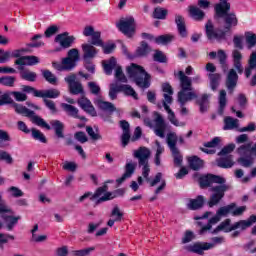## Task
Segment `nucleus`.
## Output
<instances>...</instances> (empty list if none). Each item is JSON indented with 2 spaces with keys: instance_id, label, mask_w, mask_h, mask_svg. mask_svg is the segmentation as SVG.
<instances>
[{
  "instance_id": "nucleus-8",
  "label": "nucleus",
  "mask_w": 256,
  "mask_h": 256,
  "mask_svg": "<svg viewBox=\"0 0 256 256\" xmlns=\"http://www.w3.org/2000/svg\"><path fill=\"white\" fill-rule=\"evenodd\" d=\"M102 65L104 67V72L106 75H111L113 69H115V79L121 83H127V76L123 73V68L117 65V60L115 57L110 58L109 60H103Z\"/></svg>"
},
{
  "instance_id": "nucleus-62",
  "label": "nucleus",
  "mask_w": 256,
  "mask_h": 256,
  "mask_svg": "<svg viewBox=\"0 0 256 256\" xmlns=\"http://www.w3.org/2000/svg\"><path fill=\"white\" fill-rule=\"evenodd\" d=\"M233 151H235V144H228L219 152V155H229V153H233Z\"/></svg>"
},
{
  "instance_id": "nucleus-27",
  "label": "nucleus",
  "mask_w": 256,
  "mask_h": 256,
  "mask_svg": "<svg viewBox=\"0 0 256 256\" xmlns=\"http://www.w3.org/2000/svg\"><path fill=\"white\" fill-rule=\"evenodd\" d=\"M18 69L20 71L21 79H24V81H30V82L36 81L37 73L31 72L29 69H25L23 66H18Z\"/></svg>"
},
{
  "instance_id": "nucleus-64",
  "label": "nucleus",
  "mask_w": 256,
  "mask_h": 256,
  "mask_svg": "<svg viewBox=\"0 0 256 256\" xmlns=\"http://www.w3.org/2000/svg\"><path fill=\"white\" fill-rule=\"evenodd\" d=\"M88 87L90 92L93 95H99V92L101 91V87H99L95 82H89Z\"/></svg>"
},
{
  "instance_id": "nucleus-32",
  "label": "nucleus",
  "mask_w": 256,
  "mask_h": 256,
  "mask_svg": "<svg viewBox=\"0 0 256 256\" xmlns=\"http://www.w3.org/2000/svg\"><path fill=\"white\" fill-rule=\"evenodd\" d=\"M218 102H219L218 115H223L225 111V107H227V92L225 90L220 91Z\"/></svg>"
},
{
  "instance_id": "nucleus-1",
  "label": "nucleus",
  "mask_w": 256,
  "mask_h": 256,
  "mask_svg": "<svg viewBox=\"0 0 256 256\" xmlns=\"http://www.w3.org/2000/svg\"><path fill=\"white\" fill-rule=\"evenodd\" d=\"M200 187L205 189V187H211L213 183H216L217 186H213L210 188V191L213 193L210 196L208 201V207H215V205H219L221 199L225 197L226 191H231L232 186L227 183V180L223 176L215 175V174H207L202 176L199 180Z\"/></svg>"
},
{
  "instance_id": "nucleus-5",
  "label": "nucleus",
  "mask_w": 256,
  "mask_h": 256,
  "mask_svg": "<svg viewBox=\"0 0 256 256\" xmlns=\"http://www.w3.org/2000/svg\"><path fill=\"white\" fill-rule=\"evenodd\" d=\"M178 77L181 87V91L178 93L179 103L185 105L187 101H193V99H197V94H195V92H187L192 90V82L189 76H186L185 72L179 71Z\"/></svg>"
},
{
  "instance_id": "nucleus-13",
  "label": "nucleus",
  "mask_w": 256,
  "mask_h": 256,
  "mask_svg": "<svg viewBox=\"0 0 256 256\" xmlns=\"http://www.w3.org/2000/svg\"><path fill=\"white\" fill-rule=\"evenodd\" d=\"M65 81L68 84L70 93L73 95H79V93H83V86L79 81H77V75L71 74L66 76Z\"/></svg>"
},
{
  "instance_id": "nucleus-6",
  "label": "nucleus",
  "mask_w": 256,
  "mask_h": 256,
  "mask_svg": "<svg viewBox=\"0 0 256 256\" xmlns=\"http://www.w3.org/2000/svg\"><path fill=\"white\" fill-rule=\"evenodd\" d=\"M162 91L164 92V101H163V107L168 114V120L172 125H175V127H181L183 123H180L179 120L175 117V112L171 110L169 105L173 103V88L169 85V83H165L162 85Z\"/></svg>"
},
{
  "instance_id": "nucleus-47",
  "label": "nucleus",
  "mask_w": 256,
  "mask_h": 256,
  "mask_svg": "<svg viewBox=\"0 0 256 256\" xmlns=\"http://www.w3.org/2000/svg\"><path fill=\"white\" fill-rule=\"evenodd\" d=\"M121 91V84H111L109 90V97L112 101L117 99V94Z\"/></svg>"
},
{
  "instance_id": "nucleus-11",
  "label": "nucleus",
  "mask_w": 256,
  "mask_h": 256,
  "mask_svg": "<svg viewBox=\"0 0 256 256\" xmlns=\"http://www.w3.org/2000/svg\"><path fill=\"white\" fill-rule=\"evenodd\" d=\"M206 37L209 41H223L225 40V31L215 28L213 22L209 20L205 25Z\"/></svg>"
},
{
  "instance_id": "nucleus-60",
  "label": "nucleus",
  "mask_w": 256,
  "mask_h": 256,
  "mask_svg": "<svg viewBox=\"0 0 256 256\" xmlns=\"http://www.w3.org/2000/svg\"><path fill=\"white\" fill-rule=\"evenodd\" d=\"M10 95H12L16 101H19V102L27 101V94L25 93L12 91L10 92Z\"/></svg>"
},
{
  "instance_id": "nucleus-7",
  "label": "nucleus",
  "mask_w": 256,
  "mask_h": 256,
  "mask_svg": "<svg viewBox=\"0 0 256 256\" xmlns=\"http://www.w3.org/2000/svg\"><path fill=\"white\" fill-rule=\"evenodd\" d=\"M134 157L138 159L139 167H142V176L146 183L151 182V178H149V173H151V166H149L151 151L145 147H140L138 150L134 151Z\"/></svg>"
},
{
  "instance_id": "nucleus-2",
  "label": "nucleus",
  "mask_w": 256,
  "mask_h": 256,
  "mask_svg": "<svg viewBox=\"0 0 256 256\" xmlns=\"http://www.w3.org/2000/svg\"><path fill=\"white\" fill-rule=\"evenodd\" d=\"M3 105H12V107L15 109V111L19 115H23L24 117H30L32 121L38 125V127H43L44 129H47L48 131L51 130V126L43 120V118L35 115V112L29 110L27 107L15 103L13 99L11 98V93H4L0 94V107H3Z\"/></svg>"
},
{
  "instance_id": "nucleus-54",
  "label": "nucleus",
  "mask_w": 256,
  "mask_h": 256,
  "mask_svg": "<svg viewBox=\"0 0 256 256\" xmlns=\"http://www.w3.org/2000/svg\"><path fill=\"white\" fill-rule=\"evenodd\" d=\"M121 190H117L116 192H106L102 197H100L97 203H103V201H111V199H115L117 197L116 193H119Z\"/></svg>"
},
{
  "instance_id": "nucleus-42",
  "label": "nucleus",
  "mask_w": 256,
  "mask_h": 256,
  "mask_svg": "<svg viewBox=\"0 0 256 256\" xmlns=\"http://www.w3.org/2000/svg\"><path fill=\"white\" fill-rule=\"evenodd\" d=\"M210 86L212 91H215L219 87V81H221V74H209Z\"/></svg>"
},
{
  "instance_id": "nucleus-51",
  "label": "nucleus",
  "mask_w": 256,
  "mask_h": 256,
  "mask_svg": "<svg viewBox=\"0 0 256 256\" xmlns=\"http://www.w3.org/2000/svg\"><path fill=\"white\" fill-rule=\"evenodd\" d=\"M167 13H168L167 9L157 7L154 9L153 16H154V19H165L167 17Z\"/></svg>"
},
{
  "instance_id": "nucleus-3",
  "label": "nucleus",
  "mask_w": 256,
  "mask_h": 256,
  "mask_svg": "<svg viewBox=\"0 0 256 256\" xmlns=\"http://www.w3.org/2000/svg\"><path fill=\"white\" fill-rule=\"evenodd\" d=\"M228 1L229 0H220V3H217L214 6V9L217 17L223 19L225 23V29L230 31L232 27H237L239 19H237L235 12L229 13L231 10V4Z\"/></svg>"
},
{
  "instance_id": "nucleus-49",
  "label": "nucleus",
  "mask_w": 256,
  "mask_h": 256,
  "mask_svg": "<svg viewBox=\"0 0 256 256\" xmlns=\"http://www.w3.org/2000/svg\"><path fill=\"white\" fill-rule=\"evenodd\" d=\"M149 45L146 42H142L141 45L136 50V57H145L149 53Z\"/></svg>"
},
{
  "instance_id": "nucleus-4",
  "label": "nucleus",
  "mask_w": 256,
  "mask_h": 256,
  "mask_svg": "<svg viewBox=\"0 0 256 256\" xmlns=\"http://www.w3.org/2000/svg\"><path fill=\"white\" fill-rule=\"evenodd\" d=\"M126 71L127 75L130 79H133L138 87L142 89H148V87H150L149 79H151V76L148 75L142 66L132 63L126 68Z\"/></svg>"
},
{
  "instance_id": "nucleus-40",
  "label": "nucleus",
  "mask_w": 256,
  "mask_h": 256,
  "mask_svg": "<svg viewBox=\"0 0 256 256\" xmlns=\"http://www.w3.org/2000/svg\"><path fill=\"white\" fill-rule=\"evenodd\" d=\"M235 207H237V205L235 203H231L227 206H224V207H220L218 210H217V214L220 216V217H227V215H229V213L232 214V211L233 209H235Z\"/></svg>"
},
{
  "instance_id": "nucleus-24",
  "label": "nucleus",
  "mask_w": 256,
  "mask_h": 256,
  "mask_svg": "<svg viewBox=\"0 0 256 256\" xmlns=\"http://www.w3.org/2000/svg\"><path fill=\"white\" fill-rule=\"evenodd\" d=\"M137 167V164L135 162H129L125 166V173L122 175L121 178L117 180L118 185H121L125 179H129L131 175L135 173V169Z\"/></svg>"
},
{
  "instance_id": "nucleus-53",
  "label": "nucleus",
  "mask_w": 256,
  "mask_h": 256,
  "mask_svg": "<svg viewBox=\"0 0 256 256\" xmlns=\"http://www.w3.org/2000/svg\"><path fill=\"white\" fill-rule=\"evenodd\" d=\"M32 137L36 141H40V143H47V138L45 137V135L37 129H32Z\"/></svg>"
},
{
  "instance_id": "nucleus-50",
  "label": "nucleus",
  "mask_w": 256,
  "mask_h": 256,
  "mask_svg": "<svg viewBox=\"0 0 256 256\" xmlns=\"http://www.w3.org/2000/svg\"><path fill=\"white\" fill-rule=\"evenodd\" d=\"M91 44L96 47H103V40H101V32L96 31L91 35Z\"/></svg>"
},
{
  "instance_id": "nucleus-43",
  "label": "nucleus",
  "mask_w": 256,
  "mask_h": 256,
  "mask_svg": "<svg viewBox=\"0 0 256 256\" xmlns=\"http://www.w3.org/2000/svg\"><path fill=\"white\" fill-rule=\"evenodd\" d=\"M154 41L158 45H167V43H171L173 41V35L171 34L161 35L156 37Z\"/></svg>"
},
{
  "instance_id": "nucleus-29",
  "label": "nucleus",
  "mask_w": 256,
  "mask_h": 256,
  "mask_svg": "<svg viewBox=\"0 0 256 256\" xmlns=\"http://www.w3.org/2000/svg\"><path fill=\"white\" fill-rule=\"evenodd\" d=\"M82 51L84 53V61H87L88 59H93V57L97 55V48H95L91 44H83Z\"/></svg>"
},
{
  "instance_id": "nucleus-23",
  "label": "nucleus",
  "mask_w": 256,
  "mask_h": 256,
  "mask_svg": "<svg viewBox=\"0 0 256 256\" xmlns=\"http://www.w3.org/2000/svg\"><path fill=\"white\" fill-rule=\"evenodd\" d=\"M61 95V92L57 89L40 90V92H35V97H42L43 99H57Z\"/></svg>"
},
{
  "instance_id": "nucleus-14",
  "label": "nucleus",
  "mask_w": 256,
  "mask_h": 256,
  "mask_svg": "<svg viewBox=\"0 0 256 256\" xmlns=\"http://www.w3.org/2000/svg\"><path fill=\"white\" fill-rule=\"evenodd\" d=\"M237 81H239V76L237 75V72L235 69H231L226 78V87L229 91V93H233L235 90V87H237Z\"/></svg>"
},
{
  "instance_id": "nucleus-15",
  "label": "nucleus",
  "mask_w": 256,
  "mask_h": 256,
  "mask_svg": "<svg viewBox=\"0 0 256 256\" xmlns=\"http://www.w3.org/2000/svg\"><path fill=\"white\" fill-rule=\"evenodd\" d=\"M56 43H59L61 47L67 49L71 47L73 42L75 41V37L69 36V33L64 32L62 34H58L55 38Z\"/></svg>"
},
{
  "instance_id": "nucleus-52",
  "label": "nucleus",
  "mask_w": 256,
  "mask_h": 256,
  "mask_svg": "<svg viewBox=\"0 0 256 256\" xmlns=\"http://www.w3.org/2000/svg\"><path fill=\"white\" fill-rule=\"evenodd\" d=\"M156 156H155V165L159 166L161 165V154L165 151V148L161 146V143L159 141H156Z\"/></svg>"
},
{
  "instance_id": "nucleus-39",
  "label": "nucleus",
  "mask_w": 256,
  "mask_h": 256,
  "mask_svg": "<svg viewBox=\"0 0 256 256\" xmlns=\"http://www.w3.org/2000/svg\"><path fill=\"white\" fill-rule=\"evenodd\" d=\"M190 15L195 19L196 21H201L203 17H205V12L203 10H200L197 6H190Z\"/></svg>"
},
{
  "instance_id": "nucleus-34",
  "label": "nucleus",
  "mask_w": 256,
  "mask_h": 256,
  "mask_svg": "<svg viewBox=\"0 0 256 256\" xmlns=\"http://www.w3.org/2000/svg\"><path fill=\"white\" fill-rule=\"evenodd\" d=\"M96 105L105 113H114L115 111V106L111 102L97 100Z\"/></svg>"
},
{
  "instance_id": "nucleus-10",
  "label": "nucleus",
  "mask_w": 256,
  "mask_h": 256,
  "mask_svg": "<svg viewBox=\"0 0 256 256\" xmlns=\"http://www.w3.org/2000/svg\"><path fill=\"white\" fill-rule=\"evenodd\" d=\"M0 213L2 215V219L7 224V227L9 231L13 229V226L17 225V222L19 221V217H14L13 212L9 210L7 205H5V202L3 201V198L0 195Z\"/></svg>"
},
{
  "instance_id": "nucleus-44",
  "label": "nucleus",
  "mask_w": 256,
  "mask_h": 256,
  "mask_svg": "<svg viewBox=\"0 0 256 256\" xmlns=\"http://www.w3.org/2000/svg\"><path fill=\"white\" fill-rule=\"evenodd\" d=\"M122 93H125L129 97H133V99H138L137 92L133 89V87L127 84H120Z\"/></svg>"
},
{
  "instance_id": "nucleus-25",
  "label": "nucleus",
  "mask_w": 256,
  "mask_h": 256,
  "mask_svg": "<svg viewBox=\"0 0 256 256\" xmlns=\"http://www.w3.org/2000/svg\"><path fill=\"white\" fill-rule=\"evenodd\" d=\"M224 131H233V129H239V119L231 116L224 118Z\"/></svg>"
},
{
  "instance_id": "nucleus-21",
  "label": "nucleus",
  "mask_w": 256,
  "mask_h": 256,
  "mask_svg": "<svg viewBox=\"0 0 256 256\" xmlns=\"http://www.w3.org/2000/svg\"><path fill=\"white\" fill-rule=\"evenodd\" d=\"M37 63H39V58L37 56H22L15 61V65L22 67L25 65H37Z\"/></svg>"
},
{
  "instance_id": "nucleus-41",
  "label": "nucleus",
  "mask_w": 256,
  "mask_h": 256,
  "mask_svg": "<svg viewBox=\"0 0 256 256\" xmlns=\"http://www.w3.org/2000/svg\"><path fill=\"white\" fill-rule=\"evenodd\" d=\"M166 141L170 151H175L177 149V134L175 133L167 134Z\"/></svg>"
},
{
  "instance_id": "nucleus-16",
  "label": "nucleus",
  "mask_w": 256,
  "mask_h": 256,
  "mask_svg": "<svg viewBox=\"0 0 256 256\" xmlns=\"http://www.w3.org/2000/svg\"><path fill=\"white\" fill-rule=\"evenodd\" d=\"M209 249H213V244H209L208 242H198L188 246V251L191 253H197V255H203V252L209 251Z\"/></svg>"
},
{
  "instance_id": "nucleus-45",
  "label": "nucleus",
  "mask_w": 256,
  "mask_h": 256,
  "mask_svg": "<svg viewBox=\"0 0 256 256\" xmlns=\"http://www.w3.org/2000/svg\"><path fill=\"white\" fill-rule=\"evenodd\" d=\"M16 78L13 76L0 77V85L4 87H15Z\"/></svg>"
},
{
  "instance_id": "nucleus-26",
  "label": "nucleus",
  "mask_w": 256,
  "mask_h": 256,
  "mask_svg": "<svg viewBox=\"0 0 256 256\" xmlns=\"http://www.w3.org/2000/svg\"><path fill=\"white\" fill-rule=\"evenodd\" d=\"M232 57L235 69L238 71L239 75H243V65L241 64L243 55L241 52H239V50H234L232 52Z\"/></svg>"
},
{
  "instance_id": "nucleus-61",
  "label": "nucleus",
  "mask_w": 256,
  "mask_h": 256,
  "mask_svg": "<svg viewBox=\"0 0 256 256\" xmlns=\"http://www.w3.org/2000/svg\"><path fill=\"white\" fill-rule=\"evenodd\" d=\"M67 58L77 63V60L79 59V50L77 48L69 50Z\"/></svg>"
},
{
  "instance_id": "nucleus-46",
  "label": "nucleus",
  "mask_w": 256,
  "mask_h": 256,
  "mask_svg": "<svg viewBox=\"0 0 256 256\" xmlns=\"http://www.w3.org/2000/svg\"><path fill=\"white\" fill-rule=\"evenodd\" d=\"M246 43L248 45V49H253L256 44V34L253 32H246L245 33Z\"/></svg>"
},
{
  "instance_id": "nucleus-57",
  "label": "nucleus",
  "mask_w": 256,
  "mask_h": 256,
  "mask_svg": "<svg viewBox=\"0 0 256 256\" xmlns=\"http://www.w3.org/2000/svg\"><path fill=\"white\" fill-rule=\"evenodd\" d=\"M172 156L174 158V165H181L183 163V155L179 152V149L171 150Z\"/></svg>"
},
{
  "instance_id": "nucleus-33",
  "label": "nucleus",
  "mask_w": 256,
  "mask_h": 256,
  "mask_svg": "<svg viewBox=\"0 0 256 256\" xmlns=\"http://www.w3.org/2000/svg\"><path fill=\"white\" fill-rule=\"evenodd\" d=\"M218 167H222L223 169H231L233 167V156H224L217 160Z\"/></svg>"
},
{
  "instance_id": "nucleus-55",
  "label": "nucleus",
  "mask_w": 256,
  "mask_h": 256,
  "mask_svg": "<svg viewBox=\"0 0 256 256\" xmlns=\"http://www.w3.org/2000/svg\"><path fill=\"white\" fill-rule=\"evenodd\" d=\"M123 211L119 209V206H114L111 212V217H114L115 221L120 222L123 219Z\"/></svg>"
},
{
  "instance_id": "nucleus-20",
  "label": "nucleus",
  "mask_w": 256,
  "mask_h": 256,
  "mask_svg": "<svg viewBox=\"0 0 256 256\" xmlns=\"http://www.w3.org/2000/svg\"><path fill=\"white\" fill-rule=\"evenodd\" d=\"M221 231L224 233H231V231H233V224H231V219L228 218L221 222L213 231H211V234L217 235V233H221Z\"/></svg>"
},
{
  "instance_id": "nucleus-63",
  "label": "nucleus",
  "mask_w": 256,
  "mask_h": 256,
  "mask_svg": "<svg viewBox=\"0 0 256 256\" xmlns=\"http://www.w3.org/2000/svg\"><path fill=\"white\" fill-rule=\"evenodd\" d=\"M91 251H95L94 247L82 249V250H76L74 251L75 256H87L91 253Z\"/></svg>"
},
{
  "instance_id": "nucleus-12",
  "label": "nucleus",
  "mask_w": 256,
  "mask_h": 256,
  "mask_svg": "<svg viewBox=\"0 0 256 256\" xmlns=\"http://www.w3.org/2000/svg\"><path fill=\"white\" fill-rule=\"evenodd\" d=\"M116 26L127 37H133V33H135V19L133 17L120 20Z\"/></svg>"
},
{
  "instance_id": "nucleus-19",
  "label": "nucleus",
  "mask_w": 256,
  "mask_h": 256,
  "mask_svg": "<svg viewBox=\"0 0 256 256\" xmlns=\"http://www.w3.org/2000/svg\"><path fill=\"white\" fill-rule=\"evenodd\" d=\"M62 109L69 115V117H73L74 119H80L81 121H85L84 116H79V109L75 106L67 103H62Z\"/></svg>"
},
{
  "instance_id": "nucleus-18",
  "label": "nucleus",
  "mask_w": 256,
  "mask_h": 256,
  "mask_svg": "<svg viewBox=\"0 0 256 256\" xmlns=\"http://www.w3.org/2000/svg\"><path fill=\"white\" fill-rule=\"evenodd\" d=\"M253 223H256V215H251L248 218V220H240L232 224V231H235L237 229H241L242 231H245V229L251 227Z\"/></svg>"
},
{
  "instance_id": "nucleus-31",
  "label": "nucleus",
  "mask_w": 256,
  "mask_h": 256,
  "mask_svg": "<svg viewBox=\"0 0 256 256\" xmlns=\"http://www.w3.org/2000/svg\"><path fill=\"white\" fill-rule=\"evenodd\" d=\"M204 203H205V198L202 195L197 196L196 199H190L188 203V209H191L192 211H196V209H201Z\"/></svg>"
},
{
  "instance_id": "nucleus-58",
  "label": "nucleus",
  "mask_w": 256,
  "mask_h": 256,
  "mask_svg": "<svg viewBox=\"0 0 256 256\" xmlns=\"http://www.w3.org/2000/svg\"><path fill=\"white\" fill-rule=\"evenodd\" d=\"M153 58L158 63H167V56L160 50L155 51Z\"/></svg>"
},
{
  "instance_id": "nucleus-36",
  "label": "nucleus",
  "mask_w": 256,
  "mask_h": 256,
  "mask_svg": "<svg viewBox=\"0 0 256 256\" xmlns=\"http://www.w3.org/2000/svg\"><path fill=\"white\" fill-rule=\"evenodd\" d=\"M50 125L55 130L56 136L59 137V138H63V129L65 127L63 125V122H61L59 120H52V121H50Z\"/></svg>"
},
{
  "instance_id": "nucleus-22",
  "label": "nucleus",
  "mask_w": 256,
  "mask_h": 256,
  "mask_svg": "<svg viewBox=\"0 0 256 256\" xmlns=\"http://www.w3.org/2000/svg\"><path fill=\"white\" fill-rule=\"evenodd\" d=\"M221 221V216L216 212V215L209 219L207 225L202 226L199 230V235H206L208 231L213 229V225H217Z\"/></svg>"
},
{
  "instance_id": "nucleus-35",
  "label": "nucleus",
  "mask_w": 256,
  "mask_h": 256,
  "mask_svg": "<svg viewBox=\"0 0 256 256\" xmlns=\"http://www.w3.org/2000/svg\"><path fill=\"white\" fill-rule=\"evenodd\" d=\"M188 164L194 171H199L203 167V160L197 156H192L188 158Z\"/></svg>"
},
{
  "instance_id": "nucleus-9",
  "label": "nucleus",
  "mask_w": 256,
  "mask_h": 256,
  "mask_svg": "<svg viewBox=\"0 0 256 256\" xmlns=\"http://www.w3.org/2000/svg\"><path fill=\"white\" fill-rule=\"evenodd\" d=\"M149 125V127H154V133L157 137L161 139H165V130L167 129V123H165V119L163 116L159 114V112L153 113V121H145Z\"/></svg>"
},
{
  "instance_id": "nucleus-28",
  "label": "nucleus",
  "mask_w": 256,
  "mask_h": 256,
  "mask_svg": "<svg viewBox=\"0 0 256 256\" xmlns=\"http://www.w3.org/2000/svg\"><path fill=\"white\" fill-rule=\"evenodd\" d=\"M219 143H221V138L215 137L210 142H207L206 144H204V147L206 148L202 149V151L204 153H207L208 155H213L215 154V147H217Z\"/></svg>"
},
{
  "instance_id": "nucleus-30",
  "label": "nucleus",
  "mask_w": 256,
  "mask_h": 256,
  "mask_svg": "<svg viewBox=\"0 0 256 256\" xmlns=\"http://www.w3.org/2000/svg\"><path fill=\"white\" fill-rule=\"evenodd\" d=\"M175 23L177 25L179 35H181V37H187V28L185 26V18H183V16L177 14L175 16Z\"/></svg>"
},
{
  "instance_id": "nucleus-38",
  "label": "nucleus",
  "mask_w": 256,
  "mask_h": 256,
  "mask_svg": "<svg viewBox=\"0 0 256 256\" xmlns=\"http://www.w3.org/2000/svg\"><path fill=\"white\" fill-rule=\"evenodd\" d=\"M197 103L200 107V112L206 113L207 109H209V95L203 94L201 99L197 100Z\"/></svg>"
},
{
  "instance_id": "nucleus-37",
  "label": "nucleus",
  "mask_w": 256,
  "mask_h": 256,
  "mask_svg": "<svg viewBox=\"0 0 256 256\" xmlns=\"http://www.w3.org/2000/svg\"><path fill=\"white\" fill-rule=\"evenodd\" d=\"M76 62L74 60H71L70 58L66 57L62 60L61 66H57V69L59 71L66 70V71H71L73 67H75Z\"/></svg>"
},
{
  "instance_id": "nucleus-59",
  "label": "nucleus",
  "mask_w": 256,
  "mask_h": 256,
  "mask_svg": "<svg viewBox=\"0 0 256 256\" xmlns=\"http://www.w3.org/2000/svg\"><path fill=\"white\" fill-rule=\"evenodd\" d=\"M0 161H5L8 165L13 163V157L6 151L0 150Z\"/></svg>"
},
{
  "instance_id": "nucleus-17",
  "label": "nucleus",
  "mask_w": 256,
  "mask_h": 256,
  "mask_svg": "<svg viewBox=\"0 0 256 256\" xmlns=\"http://www.w3.org/2000/svg\"><path fill=\"white\" fill-rule=\"evenodd\" d=\"M78 105H80L81 109L91 115L92 117H97V111H95V107L91 104V101L85 97H82L78 100Z\"/></svg>"
},
{
  "instance_id": "nucleus-48",
  "label": "nucleus",
  "mask_w": 256,
  "mask_h": 256,
  "mask_svg": "<svg viewBox=\"0 0 256 256\" xmlns=\"http://www.w3.org/2000/svg\"><path fill=\"white\" fill-rule=\"evenodd\" d=\"M42 75L48 83H50L51 85H57V77H55L54 74L51 73V71L43 70Z\"/></svg>"
},
{
  "instance_id": "nucleus-56",
  "label": "nucleus",
  "mask_w": 256,
  "mask_h": 256,
  "mask_svg": "<svg viewBox=\"0 0 256 256\" xmlns=\"http://www.w3.org/2000/svg\"><path fill=\"white\" fill-rule=\"evenodd\" d=\"M11 141V136L5 130H0V148L6 147L5 142Z\"/></svg>"
}]
</instances>
